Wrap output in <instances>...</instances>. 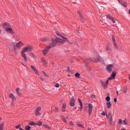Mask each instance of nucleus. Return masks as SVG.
<instances>
[{
  "label": "nucleus",
  "mask_w": 130,
  "mask_h": 130,
  "mask_svg": "<svg viewBox=\"0 0 130 130\" xmlns=\"http://www.w3.org/2000/svg\"><path fill=\"white\" fill-rule=\"evenodd\" d=\"M30 67L32 70L35 72V74H36V75H39V72H38L37 69H36V68H35L34 66L32 65Z\"/></svg>",
  "instance_id": "obj_16"
},
{
  "label": "nucleus",
  "mask_w": 130,
  "mask_h": 130,
  "mask_svg": "<svg viewBox=\"0 0 130 130\" xmlns=\"http://www.w3.org/2000/svg\"><path fill=\"white\" fill-rule=\"evenodd\" d=\"M63 121H64V122H67V120H66V118H63Z\"/></svg>",
  "instance_id": "obj_49"
},
{
  "label": "nucleus",
  "mask_w": 130,
  "mask_h": 130,
  "mask_svg": "<svg viewBox=\"0 0 130 130\" xmlns=\"http://www.w3.org/2000/svg\"><path fill=\"white\" fill-rule=\"evenodd\" d=\"M3 29H5V31H6L7 33H9L10 34H15V31L13 30V29L11 27L10 24H3Z\"/></svg>",
  "instance_id": "obj_3"
},
{
  "label": "nucleus",
  "mask_w": 130,
  "mask_h": 130,
  "mask_svg": "<svg viewBox=\"0 0 130 130\" xmlns=\"http://www.w3.org/2000/svg\"><path fill=\"white\" fill-rule=\"evenodd\" d=\"M108 83H109L108 80H107L105 82H104V81H101L102 85L105 89L107 87V86H108Z\"/></svg>",
  "instance_id": "obj_10"
},
{
  "label": "nucleus",
  "mask_w": 130,
  "mask_h": 130,
  "mask_svg": "<svg viewBox=\"0 0 130 130\" xmlns=\"http://www.w3.org/2000/svg\"><path fill=\"white\" fill-rule=\"evenodd\" d=\"M118 1L119 4H120V5H122V3H123V2L121 1V0H118Z\"/></svg>",
  "instance_id": "obj_42"
},
{
  "label": "nucleus",
  "mask_w": 130,
  "mask_h": 130,
  "mask_svg": "<svg viewBox=\"0 0 130 130\" xmlns=\"http://www.w3.org/2000/svg\"><path fill=\"white\" fill-rule=\"evenodd\" d=\"M114 102H115V103L117 102V99L116 98H115V99H114Z\"/></svg>",
  "instance_id": "obj_48"
},
{
  "label": "nucleus",
  "mask_w": 130,
  "mask_h": 130,
  "mask_svg": "<svg viewBox=\"0 0 130 130\" xmlns=\"http://www.w3.org/2000/svg\"><path fill=\"white\" fill-rule=\"evenodd\" d=\"M56 34L58 36H61V35L59 32H56Z\"/></svg>",
  "instance_id": "obj_47"
},
{
  "label": "nucleus",
  "mask_w": 130,
  "mask_h": 130,
  "mask_svg": "<svg viewBox=\"0 0 130 130\" xmlns=\"http://www.w3.org/2000/svg\"><path fill=\"white\" fill-rule=\"evenodd\" d=\"M9 98L12 99V101H16V100H17L16 96H15V95H14V94H13V93L9 94Z\"/></svg>",
  "instance_id": "obj_13"
},
{
  "label": "nucleus",
  "mask_w": 130,
  "mask_h": 130,
  "mask_svg": "<svg viewBox=\"0 0 130 130\" xmlns=\"http://www.w3.org/2000/svg\"><path fill=\"white\" fill-rule=\"evenodd\" d=\"M91 98H92V99H95V95H94L93 94H92V95H91Z\"/></svg>",
  "instance_id": "obj_43"
},
{
  "label": "nucleus",
  "mask_w": 130,
  "mask_h": 130,
  "mask_svg": "<svg viewBox=\"0 0 130 130\" xmlns=\"http://www.w3.org/2000/svg\"><path fill=\"white\" fill-rule=\"evenodd\" d=\"M54 87H55L56 88H59V84L56 83L54 85Z\"/></svg>",
  "instance_id": "obj_35"
},
{
  "label": "nucleus",
  "mask_w": 130,
  "mask_h": 130,
  "mask_svg": "<svg viewBox=\"0 0 130 130\" xmlns=\"http://www.w3.org/2000/svg\"><path fill=\"white\" fill-rule=\"evenodd\" d=\"M106 101H107V102H110V96H107L106 98Z\"/></svg>",
  "instance_id": "obj_30"
},
{
  "label": "nucleus",
  "mask_w": 130,
  "mask_h": 130,
  "mask_svg": "<svg viewBox=\"0 0 130 130\" xmlns=\"http://www.w3.org/2000/svg\"><path fill=\"white\" fill-rule=\"evenodd\" d=\"M70 125H71L72 126H74V122H73V121H70Z\"/></svg>",
  "instance_id": "obj_37"
},
{
  "label": "nucleus",
  "mask_w": 130,
  "mask_h": 130,
  "mask_svg": "<svg viewBox=\"0 0 130 130\" xmlns=\"http://www.w3.org/2000/svg\"><path fill=\"white\" fill-rule=\"evenodd\" d=\"M80 19H83V16L81 15H80Z\"/></svg>",
  "instance_id": "obj_51"
},
{
  "label": "nucleus",
  "mask_w": 130,
  "mask_h": 130,
  "mask_svg": "<svg viewBox=\"0 0 130 130\" xmlns=\"http://www.w3.org/2000/svg\"><path fill=\"white\" fill-rule=\"evenodd\" d=\"M77 125L78 126V127H80V128H85V127L84 126V125H83L82 123L80 122H77Z\"/></svg>",
  "instance_id": "obj_18"
},
{
  "label": "nucleus",
  "mask_w": 130,
  "mask_h": 130,
  "mask_svg": "<svg viewBox=\"0 0 130 130\" xmlns=\"http://www.w3.org/2000/svg\"><path fill=\"white\" fill-rule=\"evenodd\" d=\"M76 109H77V107H75V108L74 109V110H76Z\"/></svg>",
  "instance_id": "obj_54"
},
{
  "label": "nucleus",
  "mask_w": 130,
  "mask_h": 130,
  "mask_svg": "<svg viewBox=\"0 0 130 130\" xmlns=\"http://www.w3.org/2000/svg\"><path fill=\"white\" fill-rule=\"evenodd\" d=\"M16 128H20L21 127V124H18L17 126H15Z\"/></svg>",
  "instance_id": "obj_38"
},
{
  "label": "nucleus",
  "mask_w": 130,
  "mask_h": 130,
  "mask_svg": "<svg viewBox=\"0 0 130 130\" xmlns=\"http://www.w3.org/2000/svg\"><path fill=\"white\" fill-rule=\"evenodd\" d=\"M25 44L24 43L22 42V41H19V42L17 43L15 45H14V48L15 49H20L21 47L23 46V45Z\"/></svg>",
  "instance_id": "obj_4"
},
{
  "label": "nucleus",
  "mask_w": 130,
  "mask_h": 130,
  "mask_svg": "<svg viewBox=\"0 0 130 130\" xmlns=\"http://www.w3.org/2000/svg\"><path fill=\"white\" fill-rule=\"evenodd\" d=\"M111 20L114 23H115V20H114L113 18H112Z\"/></svg>",
  "instance_id": "obj_46"
},
{
  "label": "nucleus",
  "mask_w": 130,
  "mask_h": 130,
  "mask_svg": "<svg viewBox=\"0 0 130 130\" xmlns=\"http://www.w3.org/2000/svg\"><path fill=\"white\" fill-rule=\"evenodd\" d=\"M90 60L91 61H93V62H98V61H100L102 59L101 56H99L97 57V59H95V58L91 57L89 58Z\"/></svg>",
  "instance_id": "obj_5"
},
{
  "label": "nucleus",
  "mask_w": 130,
  "mask_h": 130,
  "mask_svg": "<svg viewBox=\"0 0 130 130\" xmlns=\"http://www.w3.org/2000/svg\"><path fill=\"white\" fill-rule=\"evenodd\" d=\"M78 101L80 103V109H83V103L82 102V101H81L80 99H78Z\"/></svg>",
  "instance_id": "obj_22"
},
{
  "label": "nucleus",
  "mask_w": 130,
  "mask_h": 130,
  "mask_svg": "<svg viewBox=\"0 0 130 130\" xmlns=\"http://www.w3.org/2000/svg\"><path fill=\"white\" fill-rule=\"evenodd\" d=\"M75 77H76V78H79L80 77V73H76L75 74Z\"/></svg>",
  "instance_id": "obj_34"
},
{
  "label": "nucleus",
  "mask_w": 130,
  "mask_h": 130,
  "mask_svg": "<svg viewBox=\"0 0 130 130\" xmlns=\"http://www.w3.org/2000/svg\"><path fill=\"white\" fill-rule=\"evenodd\" d=\"M93 111V106L91 104H88V114L91 115Z\"/></svg>",
  "instance_id": "obj_9"
},
{
  "label": "nucleus",
  "mask_w": 130,
  "mask_h": 130,
  "mask_svg": "<svg viewBox=\"0 0 130 130\" xmlns=\"http://www.w3.org/2000/svg\"><path fill=\"white\" fill-rule=\"evenodd\" d=\"M47 40H48V38H43L41 39V41H42L43 42H45L46 41H47Z\"/></svg>",
  "instance_id": "obj_24"
},
{
  "label": "nucleus",
  "mask_w": 130,
  "mask_h": 130,
  "mask_svg": "<svg viewBox=\"0 0 130 130\" xmlns=\"http://www.w3.org/2000/svg\"><path fill=\"white\" fill-rule=\"evenodd\" d=\"M62 111L63 112H64L67 111V104L64 103V104H62Z\"/></svg>",
  "instance_id": "obj_17"
},
{
  "label": "nucleus",
  "mask_w": 130,
  "mask_h": 130,
  "mask_svg": "<svg viewBox=\"0 0 130 130\" xmlns=\"http://www.w3.org/2000/svg\"><path fill=\"white\" fill-rule=\"evenodd\" d=\"M36 125H38V126H41L42 125V122L39 121L38 123H36Z\"/></svg>",
  "instance_id": "obj_26"
},
{
  "label": "nucleus",
  "mask_w": 130,
  "mask_h": 130,
  "mask_svg": "<svg viewBox=\"0 0 130 130\" xmlns=\"http://www.w3.org/2000/svg\"><path fill=\"white\" fill-rule=\"evenodd\" d=\"M59 110V109H58V108H56L54 111H55V112H58Z\"/></svg>",
  "instance_id": "obj_40"
},
{
  "label": "nucleus",
  "mask_w": 130,
  "mask_h": 130,
  "mask_svg": "<svg viewBox=\"0 0 130 130\" xmlns=\"http://www.w3.org/2000/svg\"><path fill=\"white\" fill-rule=\"evenodd\" d=\"M4 126H5V123H1L0 124V130L4 129Z\"/></svg>",
  "instance_id": "obj_23"
},
{
  "label": "nucleus",
  "mask_w": 130,
  "mask_h": 130,
  "mask_svg": "<svg viewBox=\"0 0 130 130\" xmlns=\"http://www.w3.org/2000/svg\"><path fill=\"white\" fill-rule=\"evenodd\" d=\"M102 115H104V116H105V115H106L105 112H104V111L102 113Z\"/></svg>",
  "instance_id": "obj_45"
},
{
  "label": "nucleus",
  "mask_w": 130,
  "mask_h": 130,
  "mask_svg": "<svg viewBox=\"0 0 130 130\" xmlns=\"http://www.w3.org/2000/svg\"><path fill=\"white\" fill-rule=\"evenodd\" d=\"M19 130H23V128H19Z\"/></svg>",
  "instance_id": "obj_52"
},
{
  "label": "nucleus",
  "mask_w": 130,
  "mask_h": 130,
  "mask_svg": "<svg viewBox=\"0 0 130 130\" xmlns=\"http://www.w3.org/2000/svg\"><path fill=\"white\" fill-rule=\"evenodd\" d=\"M25 130H30L31 129V126L29 125H26L25 127Z\"/></svg>",
  "instance_id": "obj_27"
},
{
  "label": "nucleus",
  "mask_w": 130,
  "mask_h": 130,
  "mask_svg": "<svg viewBox=\"0 0 130 130\" xmlns=\"http://www.w3.org/2000/svg\"><path fill=\"white\" fill-rule=\"evenodd\" d=\"M28 124H29V125H36V123H35V122L31 121V122H29L28 123Z\"/></svg>",
  "instance_id": "obj_25"
},
{
  "label": "nucleus",
  "mask_w": 130,
  "mask_h": 130,
  "mask_svg": "<svg viewBox=\"0 0 130 130\" xmlns=\"http://www.w3.org/2000/svg\"><path fill=\"white\" fill-rule=\"evenodd\" d=\"M123 93H125V94H126V92H127V88L125 87V88L123 89Z\"/></svg>",
  "instance_id": "obj_31"
},
{
  "label": "nucleus",
  "mask_w": 130,
  "mask_h": 130,
  "mask_svg": "<svg viewBox=\"0 0 130 130\" xmlns=\"http://www.w3.org/2000/svg\"><path fill=\"white\" fill-rule=\"evenodd\" d=\"M122 6H123L124 8H126L127 7V4L125 2H123V3L121 4Z\"/></svg>",
  "instance_id": "obj_28"
},
{
  "label": "nucleus",
  "mask_w": 130,
  "mask_h": 130,
  "mask_svg": "<svg viewBox=\"0 0 130 130\" xmlns=\"http://www.w3.org/2000/svg\"><path fill=\"white\" fill-rule=\"evenodd\" d=\"M41 61L42 62L43 66L44 67H47L48 63L47 62V61H46V60H45L44 58L43 57L41 58Z\"/></svg>",
  "instance_id": "obj_12"
},
{
  "label": "nucleus",
  "mask_w": 130,
  "mask_h": 130,
  "mask_svg": "<svg viewBox=\"0 0 130 130\" xmlns=\"http://www.w3.org/2000/svg\"><path fill=\"white\" fill-rule=\"evenodd\" d=\"M129 80L130 81V74H129Z\"/></svg>",
  "instance_id": "obj_55"
},
{
  "label": "nucleus",
  "mask_w": 130,
  "mask_h": 130,
  "mask_svg": "<svg viewBox=\"0 0 130 130\" xmlns=\"http://www.w3.org/2000/svg\"><path fill=\"white\" fill-rule=\"evenodd\" d=\"M113 69V66L112 64H109L107 66V71L108 73H111Z\"/></svg>",
  "instance_id": "obj_11"
},
{
  "label": "nucleus",
  "mask_w": 130,
  "mask_h": 130,
  "mask_svg": "<svg viewBox=\"0 0 130 130\" xmlns=\"http://www.w3.org/2000/svg\"><path fill=\"white\" fill-rule=\"evenodd\" d=\"M116 94L117 96H118V90H116Z\"/></svg>",
  "instance_id": "obj_50"
},
{
  "label": "nucleus",
  "mask_w": 130,
  "mask_h": 130,
  "mask_svg": "<svg viewBox=\"0 0 130 130\" xmlns=\"http://www.w3.org/2000/svg\"><path fill=\"white\" fill-rule=\"evenodd\" d=\"M14 101H12V102H11V106H15V103H14Z\"/></svg>",
  "instance_id": "obj_39"
},
{
  "label": "nucleus",
  "mask_w": 130,
  "mask_h": 130,
  "mask_svg": "<svg viewBox=\"0 0 130 130\" xmlns=\"http://www.w3.org/2000/svg\"><path fill=\"white\" fill-rule=\"evenodd\" d=\"M2 28H4V27H3V24L0 26V33H2V30H1V29H2Z\"/></svg>",
  "instance_id": "obj_44"
},
{
  "label": "nucleus",
  "mask_w": 130,
  "mask_h": 130,
  "mask_svg": "<svg viewBox=\"0 0 130 130\" xmlns=\"http://www.w3.org/2000/svg\"><path fill=\"white\" fill-rule=\"evenodd\" d=\"M118 124H120V125H121V124H122V119H118Z\"/></svg>",
  "instance_id": "obj_29"
},
{
  "label": "nucleus",
  "mask_w": 130,
  "mask_h": 130,
  "mask_svg": "<svg viewBox=\"0 0 130 130\" xmlns=\"http://www.w3.org/2000/svg\"><path fill=\"white\" fill-rule=\"evenodd\" d=\"M107 19H108L109 20H112V18L111 17V16H110L109 15H107Z\"/></svg>",
  "instance_id": "obj_36"
},
{
  "label": "nucleus",
  "mask_w": 130,
  "mask_h": 130,
  "mask_svg": "<svg viewBox=\"0 0 130 130\" xmlns=\"http://www.w3.org/2000/svg\"><path fill=\"white\" fill-rule=\"evenodd\" d=\"M66 41H68V39L63 36H61V39L56 38L55 40H53L52 43L43 50V53L44 55H46L48 53V51H49L50 48H52V47H54V46H55L57 43L63 44V43H64V42Z\"/></svg>",
  "instance_id": "obj_1"
},
{
  "label": "nucleus",
  "mask_w": 130,
  "mask_h": 130,
  "mask_svg": "<svg viewBox=\"0 0 130 130\" xmlns=\"http://www.w3.org/2000/svg\"><path fill=\"white\" fill-rule=\"evenodd\" d=\"M107 118L109 119V124L110 125H112V114L111 112L108 113V115H107Z\"/></svg>",
  "instance_id": "obj_6"
},
{
  "label": "nucleus",
  "mask_w": 130,
  "mask_h": 130,
  "mask_svg": "<svg viewBox=\"0 0 130 130\" xmlns=\"http://www.w3.org/2000/svg\"><path fill=\"white\" fill-rule=\"evenodd\" d=\"M43 74L45 76V77H48V75H47V74L46 73L44 72V71L43 72Z\"/></svg>",
  "instance_id": "obj_41"
},
{
  "label": "nucleus",
  "mask_w": 130,
  "mask_h": 130,
  "mask_svg": "<svg viewBox=\"0 0 130 130\" xmlns=\"http://www.w3.org/2000/svg\"><path fill=\"white\" fill-rule=\"evenodd\" d=\"M39 78L40 79V80H41V81H44V79H43V78H42V76H40V75H39H39H38Z\"/></svg>",
  "instance_id": "obj_33"
},
{
  "label": "nucleus",
  "mask_w": 130,
  "mask_h": 130,
  "mask_svg": "<svg viewBox=\"0 0 130 130\" xmlns=\"http://www.w3.org/2000/svg\"><path fill=\"white\" fill-rule=\"evenodd\" d=\"M106 104H107V107L108 109H110V108H111V106H112L111 103H110V102H107L106 103Z\"/></svg>",
  "instance_id": "obj_19"
},
{
  "label": "nucleus",
  "mask_w": 130,
  "mask_h": 130,
  "mask_svg": "<svg viewBox=\"0 0 130 130\" xmlns=\"http://www.w3.org/2000/svg\"><path fill=\"white\" fill-rule=\"evenodd\" d=\"M88 130H91V128H88Z\"/></svg>",
  "instance_id": "obj_56"
},
{
  "label": "nucleus",
  "mask_w": 130,
  "mask_h": 130,
  "mask_svg": "<svg viewBox=\"0 0 130 130\" xmlns=\"http://www.w3.org/2000/svg\"><path fill=\"white\" fill-rule=\"evenodd\" d=\"M75 98H74V96H72L71 101H70V105L71 106H72V107H74V106H75Z\"/></svg>",
  "instance_id": "obj_14"
},
{
  "label": "nucleus",
  "mask_w": 130,
  "mask_h": 130,
  "mask_svg": "<svg viewBox=\"0 0 130 130\" xmlns=\"http://www.w3.org/2000/svg\"><path fill=\"white\" fill-rule=\"evenodd\" d=\"M122 124H127V120H126V119H125L123 121V123Z\"/></svg>",
  "instance_id": "obj_32"
},
{
  "label": "nucleus",
  "mask_w": 130,
  "mask_h": 130,
  "mask_svg": "<svg viewBox=\"0 0 130 130\" xmlns=\"http://www.w3.org/2000/svg\"><path fill=\"white\" fill-rule=\"evenodd\" d=\"M43 126L47 128V129H50V127L47 125V124H43Z\"/></svg>",
  "instance_id": "obj_20"
},
{
  "label": "nucleus",
  "mask_w": 130,
  "mask_h": 130,
  "mask_svg": "<svg viewBox=\"0 0 130 130\" xmlns=\"http://www.w3.org/2000/svg\"><path fill=\"white\" fill-rule=\"evenodd\" d=\"M16 92H17V94L18 96H21V92H20V88H17Z\"/></svg>",
  "instance_id": "obj_21"
},
{
  "label": "nucleus",
  "mask_w": 130,
  "mask_h": 130,
  "mask_svg": "<svg viewBox=\"0 0 130 130\" xmlns=\"http://www.w3.org/2000/svg\"><path fill=\"white\" fill-rule=\"evenodd\" d=\"M33 50V47L32 46L27 45L25 47H24L21 52V54L22 57H23L24 60L25 61L27 62L28 61V58H27V56H26L25 52H30Z\"/></svg>",
  "instance_id": "obj_2"
},
{
  "label": "nucleus",
  "mask_w": 130,
  "mask_h": 130,
  "mask_svg": "<svg viewBox=\"0 0 130 130\" xmlns=\"http://www.w3.org/2000/svg\"><path fill=\"white\" fill-rule=\"evenodd\" d=\"M116 76V72L113 71L111 76L109 77L107 80H108V81H111V80H113L115 78Z\"/></svg>",
  "instance_id": "obj_7"
},
{
  "label": "nucleus",
  "mask_w": 130,
  "mask_h": 130,
  "mask_svg": "<svg viewBox=\"0 0 130 130\" xmlns=\"http://www.w3.org/2000/svg\"><path fill=\"white\" fill-rule=\"evenodd\" d=\"M112 40L113 42V46L114 48L116 49H117V45L116 44V41H115V38L114 37L112 36Z\"/></svg>",
  "instance_id": "obj_15"
},
{
  "label": "nucleus",
  "mask_w": 130,
  "mask_h": 130,
  "mask_svg": "<svg viewBox=\"0 0 130 130\" xmlns=\"http://www.w3.org/2000/svg\"><path fill=\"white\" fill-rule=\"evenodd\" d=\"M2 119H3V118L0 117V121H1V120H2Z\"/></svg>",
  "instance_id": "obj_53"
},
{
  "label": "nucleus",
  "mask_w": 130,
  "mask_h": 130,
  "mask_svg": "<svg viewBox=\"0 0 130 130\" xmlns=\"http://www.w3.org/2000/svg\"><path fill=\"white\" fill-rule=\"evenodd\" d=\"M41 110V107H38L36 109V116H40L41 115V114L40 113V111Z\"/></svg>",
  "instance_id": "obj_8"
}]
</instances>
